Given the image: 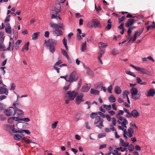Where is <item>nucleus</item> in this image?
<instances>
[{"label":"nucleus","mask_w":155,"mask_h":155,"mask_svg":"<svg viewBox=\"0 0 155 155\" xmlns=\"http://www.w3.org/2000/svg\"><path fill=\"white\" fill-rule=\"evenodd\" d=\"M78 93L77 91H69L64 93L63 95L64 98H67L68 96V99L71 101H73L76 96L78 95Z\"/></svg>","instance_id":"obj_1"},{"label":"nucleus","mask_w":155,"mask_h":155,"mask_svg":"<svg viewBox=\"0 0 155 155\" xmlns=\"http://www.w3.org/2000/svg\"><path fill=\"white\" fill-rule=\"evenodd\" d=\"M79 78L75 71H73L67 77V81L70 83L76 81Z\"/></svg>","instance_id":"obj_2"},{"label":"nucleus","mask_w":155,"mask_h":155,"mask_svg":"<svg viewBox=\"0 0 155 155\" xmlns=\"http://www.w3.org/2000/svg\"><path fill=\"white\" fill-rule=\"evenodd\" d=\"M130 91L131 94L132 98L135 100L139 99L141 96L140 92L138 93V90L136 88H133L131 89Z\"/></svg>","instance_id":"obj_3"},{"label":"nucleus","mask_w":155,"mask_h":155,"mask_svg":"<svg viewBox=\"0 0 155 155\" xmlns=\"http://www.w3.org/2000/svg\"><path fill=\"white\" fill-rule=\"evenodd\" d=\"M4 112L5 115L7 116H14L16 114V110L12 107H11L8 110L5 109Z\"/></svg>","instance_id":"obj_4"},{"label":"nucleus","mask_w":155,"mask_h":155,"mask_svg":"<svg viewBox=\"0 0 155 155\" xmlns=\"http://www.w3.org/2000/svg\"><path fill=\"white\" fill-rule=\"evenodd\" d=\"M83 97L84 94L82 93L76 96L75 101L77 105H78L84 101V100L83 99Z\"/></svg>","instance_id":"obj_5"},{"label":"nucleus","mask_w":155,"mask_h":155,"mask_svg":"<svg viewBox=\"0 0 155 155\" xmlns=\"http://www.w3.org/2000/svg\"><path fill=\"white\" fill-rule=\"evenodd\" d=\"M52 32L53 35L56 37L61 36L63 35L62 31L59 28H53Z\"/></svg>","instance_id":"obj_6"},{"label":"nucleus","mask_w":155,"mask_h":155,"mask_svg":"<svg viewBox=\"0 0 155 155\" xmlns=\"http://www.w3.org/2000/svg\"><path fill=\"white\" fill-rule=\"evenodd\" d=\"M50 27L52 28H60L62 30L64 29V24L61 23H59L58 24L50 22Z\"/></svg>","instance_id":"obj_7"},{"label":"nucleus","mask_w":155,"mask_h":155,"mask_svg":"<svg viewBox=\"0 0 155 155\" xmlns=\"http://www.w3.org/2000/svg\"><path fill=\"white\" fill-rule=\"evenodd\" d=\"M135 22V20L134 19H129L125 23V26L127 28L130 27V26L133 25Z\"/></svg>","instance_id":"obj_8"},{"label":"nucleus","mask_w":155,"mask_h":155,"mask_svg":"<svg viewBox=\"0 0 155 155\" xmlns=\"http://www.w3.org/2000/svg\"><path fill=\"white\" fill-rule=\"evenodd\" d=\"M92 26L94 28L99 27L101 26V25L99 21L96 19L93 20L91 21Z\"/></svg>","instance_id":"obj_9"},{"label":"nucleus","mask_w":155,"mask_h":155,"mask_svg":"<svg viewBox=\"0 0 155 155\" xmlns=\"http://www.w3.org/2000/svg\"><path fill=\"white\" fill-rule=\"evenodd\" d=\"M104 50L103 49H101L98 53V54L99 55L98 59V60L99 61L100 63L101 64H103V62L101 60V58L103 55L104 54Z\"/></svg>","instance_id":"obj_10"},{"label":"nucleus","mask_w":155,"mask_h":155,"mask_svg":"<svg viewBox=\"0 0 155 155\" xmlns=\"http://www.w3.org/2000/svg\"><path fill=\"white\" fill-rule=\"evenodd\" d=\"M57 44L56 40L52 39H50L48 40V43L46 45H56Z\"/></svg>","instance_id":"obj_11"},{"label":"nucleus","mask_w":155,"mask_h":155,"mask_svg":"<svg viewBox=\"0 0 155 155\" xmlns=\"http://www.w3.org/2000/svg\"><path fill=\"white\" fill-rule=\"evenodd\" d=\"M137 71H140L141 73H142L143 74L148 75L149 74V71L147 70L144 68L138 67Z\"/></svg>","instance_id":"obj_12"},{"label":"nucleus","mask_w":155,"mask_h":155,"mask_svg":"<svg viewBox=\"0 0 155 155\" xmlns=\"http://www.w3.org/2000/svg\"><path fill=\"white\" fill-rule=\"evenodd\" d=\"M90 88V85L85 84L81 88V91L82 92H86Z\"/></svg>","instance_id":"obj_13"},{"label":"nucleus","mask_w":155,"mask_h":155,"mask_svg":"<svg viewBox=\"0 0 155 155\" xmlns=\"http://www.w3.org/2000/svg\"><path fill=\"white\" fill-rule=\"evenodd\" d=\"M11 27H6L5 28V30L6 32L8 34H11L12 33V31H13V33L14 34H15L17 36L18 35V33L17 32H15L14 30L13 29L12 30V31L11 30Z\"/></svg>","instance_id":"obj_14"},{"label":"nucleus","mask_w":155,"mask_h":155,"mask_svg":"<svg viewBox=\"0 0 155 155\" xmlns=\"http://www.w3.org/2000/svg\"><path fill=\"white\" fill-rule=\"evenodd\" d=\"M8 91L6 88H3L2 87H0V94H4L6 95H8Z\"/></svg>","instance_id":"obj_15"},{"label":"nucleus","mask_w":155,"mask_h":155,"mask_svg":"<svg viewBox=\"0 0 155 155\" xmlns=\"http://www.w3.org/2000/svg\"><path fill=\"white\" fill-rule=\"evenodd\" d=\"M131 114L134 118H137L140 116V114L136 109L134 110L131 112Z\"/></svg>","instance_id":"obj_16"},{"label":"nucleus","mask_w":155,"mask_h":155,"mask_svg":"<svg viewBox=\"0 0 155 155\" xmlns=\"http://www.w3.org/2000/svg\"><path fill=\"white\" fill-rule=\"evenodd\" d=\"M21 134H15L14 136V138L15 139L17 140H19L21 138H22L24 136V135L22 134V133Z\"/></svg>","instance_id":"obj_17"},{"label":"nucleus","mask_w":155,"mask_h":155,"mask_svg":"<svg viewBox=\"0 0 155 155\" xmlns=\"http://www.w3.org/2000/svg\"><path fill=\"white\" fill-rule=\"evenodd\" d=\"M82 112L81 111H79L76 114L75 118L74 120L76 121H77L79 120L80 119V118L82 115Z\"/></svg>","instance_id":"obj_18"},{"label":"nucleus","mask_w":155,"mask_h":155,"mask_svg":"<svg viewBox=\"0 0 155 155\" xmlns=\"http://www.w3.org/2000/svg\"><path fill=\"white\" fill-rule=\"evenodd\" d=\"M77 39L78 40H80L82 39L80 35L81 34V29L78 28L77 29Z\"/></svg>","instance_id":"obj_19"},{"label":"nucleus","mask_w":155,"mask_h":155,"mask_svg":"<svg viewBox=\"0 0 155 155\" xmlns=\"http://www.w3.org/2000/svg\"><path fill=\"white\" fill-rule=\"evenodd\" d=\"M155 94V91L152 89H150L147 93V96H151L153 97Z\"/></svg>","instance_id":"obj_20"},{"label":"nucleus","mask_w":155,"mask_h":155,"mask_svg":"<svg viewBox=\"0 0 155 155\" xmlns=\"http://www.w3.org/2000/svg\"><path fill=\"white\" fill-rule=\"evenodd\" d=\"M114 92L117 94H119L121 92V90L118 86H116L114 88Z\"/></svg>","instance_id":"obj_21"},{"label":"nucleus","mask_w":155,"mask_h":155,"mask_svg":"<svg viewBox=\"0 0 155 155\" xmlns=\"http://www.w3.org/2000/svg\"><path fill=\"white\" fill-rule=\"evenodd\" d=\"M107 23H108V24L105 27V28L107 30H109L111 28V22L110 19H109L108 20Z\"/></svg>","instance_id":"obj_22"},{"label":"nucleus","mask_w":155,"mask_h":155,"mask_svg":"<svg viewBox=\"0 0 155 155\" xmlns=\"http://www.w3.org/2000/svg\"><path fill=\"white\" fill-rule=\"evenodd\" d=\"M103 83L102 82H99L94 84V87L96 89H99L103 86Z\"/></svg>","instance_id":"obj_23"},{"label":"nucleus","mask_w":155,"mask_h":155,"mask_svg":"<svg viewBox=\"0 0 155 155\" xmlns=\"http://www.w3.org/2000/svg\"><path fill=\"white\" fill-rule=\"evenodd\" d=\"M47 47H49L50 51L53 53L55 50V48L53 45H46Z\"/></svg>","instance_id":"obj_24"},{"label":"nucleus","mask_w":155,"mask_h":155,"mask_svg":"<svg viewBox=\"0 0 155 155\" xmlns=\"http://www.w3.org/2000/svg\"><path fill=\"white\" fill-rule=\"evenodd\" d=\"M29 44V42H28L21 49V51H24L25 50L28 51V45Z\"/></svg>","instance_id":"obj_25"},{"label":"nucleus","mask_w":155,"mask_h":155,"mask_svg":"<svg viewBox=\"0 0 155 155\" xmlns=\"http://www.w3.org/2000/svg\"><path fill=\"white\" fill-rule=\"evenodd\" d=\"M86 49V42L83 43L81 45V50L82 52L85 51Z\"/></svg>","instance_id":"obj_26"},{"label":"nucleus","mask_w":155,"mask_h":155,"mask_svg":"<svg viewBox=\"0 0 155 155\" xmlns=\"http://www.w3.org/2000/svg\"><path fill=\"white\" fill-rule=\"evenodd\" d=\"M107 46V44L103 43L102 42H100L98 43V46L100 48H105Z\"/></svg>","instance_id":"obj_27"},{"label":"nucleus","mask_w":155,"mask_h":155,"mask_svg":"<svg viewBox=\"0 0 155 155\" xmlns=\"http://www.w3.org/2000/svg\"><path fill=\"white\" fill-rule=\"evenodd\" d=\"M4 129L6 131L10 130L12 128V126L6 124L3 126Z\"/></svg>","instance_id":"obj_28"},{"label":"nucleus","mask_w":155,"mask_h":155,"mask_svg":"<svg viewBox=\"0 0 155 155\" xmlns=\"http://www.w3.org/2000/svg\"><path fill=\"white\" fill-rule=\"evenodd\" d=\"M54 7L58 11V12H59L61 11V7L60 4H55L54 5Z\"/></svg>","instance_id":"obj_29"},{"label":"nucleus","mask_w":155,"mask_h":155,"mask_svg":"<svg viewBox=\"0 0 155 155\" xmlns=\"http://www.w3.org/2000/svg\"><path fill=\"white\" fill-rule=\"evenodd\" d=\"M144 28H143L141 30H139L138 31H137L135 32V35H136L137 37L139 36L143 32Z\"/></svg>","instance_id":"obj_30"},{"label":"nucleus","mask_w":155,"mask_h":155,"mask_svg":"<svg viewBox=\"0 0 155 155\" xmlns=\"http://www.w3.org/2000/svg\"><path fill=\"white\" fill-rule=\"evenodd\" d=\"M108 100L110 102L112 103L116 101L115 97L112 95H110L108 97Z\"/></svg>","instance_id":"obj_31"},{"label":"nucleus","mask_w":155,"mask_h":155,"mask_svg":"<svg viewBox=\"0 0 155 155\" xmlns=\"http://www.w3.org/2000/svg\"><path fill=\"white\" fill-rule=\"evenodd\" d=\"M130 94V92L128 91L125 90L122 94V96L124 98H125L126 97H128V94Z\"/></svg>","instance_id":"obj_32"},{"label":"nucleus","mask_w":155,"mask_h":155,"mask_svg":"<svg viewBox=\"0 0 155 155\" xmlns=\"http://www.w3.org/2000/svg\"><path fill=\"white\" fill-rule=\"evenodd\" d=\"M102 119H101L100 116H96L95 117V119L94 122V124H96L101 121Z\"/></svg>","instance_id":"obj_33"},{"label":"nucleus","mask_w":155,"mask_h":155,"mask_svg":"<svg viewBox=\"0 0 155 155\" xmlns=\"http://www.w3.org/2000/svg\"><path fill=\"white\" fill-rule=\"evenodd\" d=\"M91 93L95 95L98 94L99 91L98 90H95L94 89L91 88L90 91Z\"/></svg>","instance_id":"obj_34"},{"label":"nucleus","mask_w":155,"mask_h":155,"mask_svg":"<svg viewBox=\"0 0 155 155\" xmlns=\"http://www.w3.org/2000/svg\"><path fill=\"white\" fill-rule=\"evenodd\" d=\"M39 33V32H35L33 33L32 35V39L34 40H36L37 39L38 35Z\"/></svg>","instance_id":"obj_35"},{"label":"nucleus","mask_w":155,"mask_h":155,"mask_svg":"<svg viewBox=\"0 0 155 155\" xmlns=\"http://www.w3.org/2000/svg\"><path fill=\"white\" fill-rule=\"evenodd\" d=\"M54 12H55V14H52L51 15V19L56 18H57V16H58V15H59L56 11L54 10L52 11V13H54Z\"/></svg>","instance_id":"obj_36"},{"label":"nucleus","mask_w":155,"mask_h":155,"mask_svg":"<svg viewBox=\"0 0 155 155\" xmlns=\"http://www.w3.org/2000/svg\"><path fill=\"white\" fill-rule=\"evenodd\" d=\"M119 53V51L117 49L114 48L112 50L111 54L114 55H115Z\"/></svg>","instance_id":"obj_37"},{"label":"nucleus","mask_w":155,"mask_h":155,"mask_svg":"<svg viewBox=\"0 0 155 155\" xmlns=\"http://www.w3.org/2000/svg\"><path fill=\"white\" fill-rule=\"evenodd\" d=\"M63 43L66 49L67 50H68V47L67 45V41L65 38H64L62 40Z\"/></svg>","instance_id":"obj_38"},{"label":"nucleus","mask_w":155,"mask_h":155,"mask_svg":"<svg viewBox=\"0 0 155 155\" xmlns=\"http://www.w3.org/2000/svg\"><path fill=\"white\" fill-rule=\"evenodd\" d=\"M15 110H16V113L17 111L18 112L17 113V116H19L23 114L24 113L22 110L18 109H15Z\"/></svg>","instance_id":"obj_39"},{"label":"nucleus","mask_w":155,"mask_h":155,"mask_svg":"<svg viewBox=\"0 0 155 155\" xmlns=\"http://www.w3.org/2000/svg\"><path fill=\"white\" fill-rule=\"evenodd\" d=\"M21 40H18L17 41L15 44V48L16 50H17L18 47V45L21 44Z\"/></svg>","instance_id":"obj_40"},{"label":"nucleus","mask_w":155,"mask_h":155,"mask_svg":"<svg viewBox=\"0 0 155 155\" xmlns=\"http://www.w3.org/2000/svg\"><path fill=\"white\" fill-rule=\"evenodd\" d=\"M13 44L14 42L13 41L12 43L11 42H9V45L8 47L7 48V49L8 50H10V48H12V50L13 51Z\"/></svg>","instance_id":"obj_41"},{"label":"nucleus","mask_w":155,"mask_h":155,"mask_svg":"<svg viewBox=\"0 0 155 155\" xmlns=\"http://www.w3.org/2000/svg\"><path fill=\"white\" fill-rule=\"evenodd\" d=\"M124 113V111L122 110H120L119 111L118 113L116 115V117L117 118H119L120 115H122Z\"/></svg>","instance_id":"obj_42"},{"label":"nucleus","mask_w":155,"mask_h":155,"mask_svg":"<svg viewBox=\"0 0 155 155\" xmlns=\"http://www.w3.org/2000/svg\"><path fill=\"white\" fill-rule=\"evenodd\" d=\"M61 50L62 54L66 58L67 57L69 56L67 53L63 49H61Z\"/></svg>","instance_id":"obj_43"},{"label":"nucleus","mask_w":155,"mask_h":155,"mask_svg":"<svg viewBox=\"0 0 155 155\" xmlns=\"http://www.w3.org/2000/svg\"><path fill=\"white\" fill-rule=\"evenodd\" d=\"M12 106L14 107L15 109H16L20 108V105L19 104L15 103H14L13 104Z\"/></svg>","instance_id":"obj_44"},{"label":"nucleus","mask_w":155,"mask_h":155,"mask_svg":"<svg viewBox=\"0 0 155 155\" xmlns=\"http://www.w3.org/2000/svg\"><path fill=\"white\" fill-rule=\"evenodd\" d=\"M126 73L127 74L131 76H133V77H136V75L135 74H134L132 72H131V71H126Z\"/></svg>","instance_id":"obj_45"},{"label":"nucleus","mask_w":155,"mask_h":155,"mask_svg":"<svg viewBox=\"0 0 155 155\" xmlns=\"http://www.w3.org/2000/svg\"><path fill=\"white\" fill-rule=\"evenodd\" d=\"M103 119H102L101 120V121H100V123H99V125H96V127H98L100 128H101V127H103L104 125H103Z\"/></svg>","instance_id":"obj_46"},{"label":"nucleus","mask_w":155,"mask_h":155,"mask_svg":"<svg viewBox=\"0 0 155 155\" xmlns=\"http://www.w3.org/2000/svg\"><path fill=\"white\" fill-rule=\"evenodd\" d=\"M117 149L118 150H120L121 152H124L126 150L127 148L125 147L123 148L121 147H120L117 148Z\"/></svg>","instance_id":"obj_47"},{"label":"nucleus","mask_w":155,"mask_h":155,"mask_svg":"<svg viewBox=\"0 0 155 155\" xmlns=\"http://www.w3.org/2000/svg\"><path fill=\"white\" fill-rule=\"evenodd\" d=\"M103 107L107 110H110L111 109V106L110 105L104 104L103 105Z\"/></svg>","instance_id":"obj_48"},{"label":"nucleus","mask_w":155,"mask_h":155,"mask_svg":"<svg viewBox=\"0 0 155 155\" xmlns=\"http://www.w3.org/2000/svg\"><path fill=\"white\" fill-rule=\"evenodd\" d=\"M21 133H22L23 132H25L27 134H28V135L29 134H30V131L28 130H21Z\"/></svg>","instance_id":"obj_49"},{"label":"nucleus","mask_w":155,"mask_h":155,"mask_svg":"<svg viewBox=\"0 0 155 155\" xmlns=\"http://www.w3.org/2000/svg\"><path fill=\"white\" fill-rule=\"evenodd\" d=\"M20 121H23L25 122H28L30 121V120L29 118L28 117L27 118H20Z\"/></svg>","instance_id":"obj_50"},{"label":"nucleus","mask_w":155,"mask_h":155,"mask_svg":"<svg viewBox=\"0 0 155 155\" xmlns=\"http://www.w3.org/2000/svg\"><path fill=\"white\" fill-rule=\"evenodd\" d=\"M126 19L125 17L124 16L122 17L121 18H118V21L119 23L121 22L124 21Z\"/></svg>","instance_id":"obj_51"},{"label":"nucleus","mask_w":155,"mask_h":155,"mask_svg":"<svg viewBox=\"0 0 155 155\" xmlns=\"http://www.w3.org/2000/svg\"><path fill=\"white\" fill-rule=\"evenodd\" d=\"M134 147L132 144H130L129 146V150L130 152H132L134 150Z\"/></svg>","instance_id":"obj_52"},{"label":"nucleus","mask_w":155,"mask_h":155,"mask_svg":"<svg viewBox=\"0 0 155 155\" xmlns=\"http://www.w3.org/2000/svg\"><path fill=\"white\" fill-rule=\"evenodd\" d=\"M155 25H150L147 26V31H148L150 29H153L155 28Z\"/></svg>","instance_id":"obj_53"},{"label":"nucleus","mask_w":155,"mask_h":155,"mask_svg":"<svg viewBox=\"0 0 155 155\" xmlns=\"http://www.w3.org/2000/svg\"><path fill=\"white\" fill-rule=\"evenodd\" d=\"M121 146L126 147L129 146V143L127 142H124L122 144H121Z\"/></svg>","instance_id":"obj_54"},{"label":"nucleus","mask_w":155,"mask_h":155,"mask_svg":"<svg viewBox=\"0 0 155 155\" xmlns=\"http://www.w3.org/2000/svg\"><path fill=\"white\" fill-rule=\"evenodd\" d=\"M12 132L15 133H21V130H18L15 129V128H12Z\"/></svg>","instance_id":"obj_55"},{"label":"nucleus","mask_w":155,"mask_h":155,"mask_svg":"<svg viewBox=\"0 0 155 155\" xmlns=\"http://www.w3.org/2000/svg\"><path fill=\"white\" fill-rule=\"evenodd\" d=\"M124 121L121 122V125L123 126V125H126L128 124V122L127 120L125 118H124Z\"/></svg>","instance_id":"obj_56"},{"label":"nucleus","mask_w":155,"mask_h":155,"mask_svg":"<svg viewBox=\"0 0 155 155\" xmlns=\"http://www.w3.org/2000/svg\"><path fill=\"white\" fill-rule=\"evenodd\" d=\"M136 81L137 84H140L142 82V80L140 78L137 77L136 78Z\"/></svg>","instance_id":"obj_57"},{"label":"nucleus","mask_w":155,"mask_h":155,"mask_svg":"<svg viewBox=\"0 0 155 155\" xmlns=\"http://www.w3.org/2000/svg\"><path fill=\"white\" fill-rule=\"evenodd\" d=\"M15 87V84L13 83H12L10 85V90H14Z\"/></svg>","instance_id":"obj_58"},{"label":"nucleus","mask_w":155,"mask_h":155,"mask_svg":"<svg viewBox=\"0 0 155 155\" xmlns=\"http://www.w3.org/2000/svg\"><path fill=\"white\" fill-rule=\"evenodd\" d=\"M86 73L89 75L92 76L93 75V72L91 71L90 70L89 68H88V70H87Z\"/></svg>","instance_id":"obj_59"},{"label":"nucleus","mask_w":155,"mask_h":155,"mask_svg":"<svg viewBox=\"0 0 155 155\" xmlns=\"http://www.w3.org/2000/svg\"><path fill=\"white\" fill-rule=\"evenodd\" d=\"M58 123V121H55L52 124V128L54 129L55 128L57 127V125Z\"/></svg>","instance_id":"obj_60"},{"label":"nucleus","mask_w":155,"mask_h":155,"mask_svg":"<svg viewBox=\"0 0 155 155\" xmlns=\"http://www.w3.org/2000/svg\"><path fill=\"white\" fill-rule=\"evenodd\" d=\"M97 114V113H92L90 114V117L91 118H94Z\"/></svg>","instance_id":"obj_61"},{"label":"nucleus","mask_w":155,"mask_h":155,"mask_svg":"<svg viewBox=\"0 0 155 155\" xmlns=\"http://www.w3.org/2000/svg\"><path fill=\"white\" fill-rule=\"evenodd\" d=\"M132 31V30L129 28L127 31V32L128 34V37H127V39H129V36L130 35Z\"/></svg>","instance_id":"obj_62"},{"label":"nucleus","mask_w":155,"mask_h":155,"mask_svg":"<svg viewBox=\"0 0 155 155\" xmlns=\"http://www.w3.org/2000/svg\"><path fill=\"white\" fill-rule=\"evenodd\" d=\"M4 108V105L3 104L0 103V113L3 110Z\"/></svg>","instance_id":"obj_63"},{"label":"nucleus","mask_w":155,"mask_h":155,"mask_svg":"<svg viewBox=\"0 0 155 155\" xmlns=\"http://www.w3.org/2000/svg\"><path fill=\"white\" fill-rule=\"evenodd\" d=\"M116 119L115 118H112V123L114 125H115L116 124Z\"/></svg>","instance_id":"obj_64"}]
</instances>
